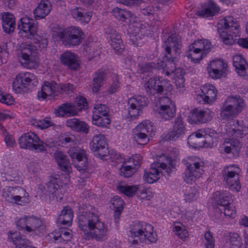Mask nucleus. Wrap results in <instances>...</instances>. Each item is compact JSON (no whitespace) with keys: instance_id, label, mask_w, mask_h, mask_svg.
Masks as SVG:
<instances>
[{"instance_id":"50","label":"nucleus","mask_w":248,"mask_h":248,"mask_svg":"<svg viewBox=\"0 0 248 248\" xmlns=\"http://www.w3.org/2000/svg\"><path fill=\"white\" fill-rule=\"evenodd\" d=\"M14 186H6L2 189V198L9 203L16 204Z\"/></svg>"},{"instance_id":"3","label":"nucleus","mask_w":248,"mask_h":248,"mask_svg":"<svg viewBox=\"0 0 248 248\" xmlns=\"http://www.w3.org/2000/svg\"><path fill=\"white\" fill-rule=\"evenodd\" d=\"M18 28L20 36L31 40L33 43L38 46L40 50L46 48L48 40L37 34L38 26L32 18L27 16L21 18L18 22Z\"/></svg>"},{"instance_id":"37","label":"nucleus","mask_w":248,"mask_h":248,"mask_svg":"<svg viewBox=\"0 0 248 248\" xmlns=\"http://www.w3.org/2000/svg\"><path fill=\"white\" fill-rule=\"evenodd\" d=\"M1 20L3 31L7 34L13 32L16 26V21L14 15L9 13L1 14Z\"/></svg>"},{"instance_id":"14","label":"nucleus","mask_w":248,"mask_h":248,"mask_svg":"<svg viewBox=\"0 0 248 248\" xmlns=\"http://www.w3.org/2000/svg\"><path fill=\"white\" fill-rule=\"evenodd\" d=\"M154 130V127L149 120H145L139 124L133 131V138L140 145H145L149 141V136Z\"/></svg>"},{"instance_id":"39","label":"nucleus","mask_w":248,"mask_h":248,"mask_svg":"<svg viewBox=\"0 0 248 248\" xmlns=\"http://www.w3.org/2000/svg\"><path fill=\"white\" fill-rule=\"evenodd\" d=\"M73 18L83 23H88L91 18L92 14L86 9L81 7H77L71 10Z\"/></svg>"},{"instance_id":"51","label":"nucleus","mask_w":248,"mask_h":248,"mask_svg":"<svg viewBox=\"0 0 248 248\" xmlns=\"http://www.w3.org/2000/svg\"><path fill=\"white\" fill-rule=\"evenodd\" d=\"M230 246L232 248H241L243 243L240 235L235 232H230L228 235Z\"/></svg>"},{"instance_id":"21","label":"nucleus","mask_w":248,"mask_h":248,"mask_svg":"<svg viewBox=\"0 0 248 248\" xmlns=\"http://www.w3.org/2000/svg\"><path fill=\"white\" fill-rule=\"evenodd\" d=\"M228 65L223 61L217 60L212 61L207 69L209 76L213 79L221 78L226 74Z\"/></svg>"},{"instance_id":"16","label":"nucleus","mask_w":248,"mask_h":248,"mask_svg":"<svg viewBox=\"0 0 248 248\" xmlns=\"http://www.w3.org/2000/svg\"><path fill=\"white\" fill-rule=\"evenodd\" d=\"M147 99L143 96H135L129 99L127 118L135 119L142 112V108L147 105Z\"/></svg>"},{"instance_id":"24","label":"nucleus","mask_w":248,"mask_h":248,"mask_svg":"<svg viewBox=\"0 0 248 248\" xmlns=\"http://www.w3.org/2000/svg\"><path fill=\"white\" fill-rule=\"evenodd\" d=\"M186 128L181 116H178L174 120L172 131L164 138L166 140H175L185 134Z\"/></svg>"},{"instance_id":"32","label":"nucleus","mask_w":248,"mask_h":248,"mask_svg":"<svg viewBox=\"0 0 248 248\" xmlns=\"http://www.w3.org/2000/svg\"><path fill=\"white\" fill-rule=\"evenodd\" d=\"M51 4L47 0H42L37 7L33 10L34 18L39 20L45 18L49 13Z\"/></svg>"},{"instance_id":"48","label":"nucleus","mask_w":248,"mask_h":248,"mask_svg":"<svg viewBox=\"0 0 248 248\" xmlns=\"http://www.w3.org/2000/svg\"><path fill=\"white\" fill-rule=\"evenodd\" d=\"M186 55L194 63L199 62L206 55L199 50L195 49V47L191 45H189L188 50L186 51Z\"/></svg>"},{"instance_id":"4","label":"nucleus","mask_w":248,"mask_h":248,"mask_svg":"<svg viewBox=\"0 0 248 248\" xmlns=\"http://www.w3.org/2000/svg\"><path fill=\"white\" fill-rule=\"evenodd\" d=\"M181 46V38L176 34H172L164 41L163 47L167 53L166 59L168 60L167 66L164 70L166 76H171L177 69L173 60L180 53Z\"/></svg>"},{"instance_id":"30","label":"nucleus","mask_w":248,"mask_h":248,"mask_svg":"<svg viewBox=\"0 0 248 248\" xmlns=\"http://www.w3.org/2000/svg\"><path fill=\"white\" fill-rule=\"evenodd\" d=\"M106 33L109 35L110 39V45L116 53H121L124 49L121 36L113 29H108Z\"/></svg>"},{"instance_id":"46","label":"nucleus","mask_w":248,"mask_h":248,"mask_svg":"<svg viewBox=\"0 0 248 248\" xmlns=\"http://www.w3.org/2000/svg\"><path fill=\"white\" fill-rule=\"evenodd\" d=\"M112 14L116 18L125 22L127 19L132 20L134 16V15L131 12L117 7L113 8Z\"/></svg>"},{"instance_id":"26","label":"nucleus","mask_w":248,"mask_h":248,"mask_svg":"<svg viewBox=\"0 0 248 248\" xmlns=\"http://www.w3.org/2000/svg\"><path fill=\"white\" fill-rule=\"evenodd\" d=\"M78 59L77 55L68 50L63 52L60 56L61 63L72 70H77L79 67Z\"/></svg>"},{"instance_id":"41","label":"nucleus","mask_w":248,"mask_h":248,"mask_svg":"<svg viewBox=\"0 0 248 248\" xmlns=\"http://www.w3.org/2000/svg\"><path fill=\"white\" fill-rule=\"evenodd\" d=\"M66 125L76 131L82 132L86 134L89 132L88 125L85 122L81 121L76 118H72L67 120Z\"/></svg>"},{"instance_id":"35","label":"nucleus","mask_w":248,"mask_h":248,"mask_svg":"<svg viewBox=\"0 0 248 248\" xmlns=\"http://www.w3.org/2000/svg\"><path fill=\"white\" fill-rule=\"evenodd\" d=\"M236 72L241 77L248 76V65L241 55H235L232 60Z\"/></svg>"},{"instance_id":"44","label":"nucleus","mask_w":248,"mask_h":248,"mask_svg":"<svg viewBox=\"0 0 248 248\" xmlns=\"http://www.w3.org/2000/svg\"><path fill=\"white\" fill-rule=\"evenodd\" d=\"M224 145V151L226 153H232L234 155H238L240 149V144L238 140L229 139L228 141H225Z\"/></svg>"},{"instance_id":"5","label":"nucleus","mask_w":248,"mask_h":248,"mask_svg":"<svg viewBox=\"0 0 248 248\" xmlns=\"http://www.w3.org/2000/svg\"><path fill=\"white\" fill-rule=\"evenodd\" d=\"M217 30L219 37L226 45L233 44L236 37L239 36V27L236 19L232 16H227L219 20Z\"/></svg>"},{"instance_id":"6","label":"nucleus","mask_w":248,"mask_h":248,"mask_svg":"<svg viewBox=\"0 0 248 248\" xmlns=\"http://www.w3.org/2000/svg\"><path fill=\"white\" fill-rule=\"evenodd\" d=\"M173 169L171 158L163 155L158 162L151 164L148 171H145L144 180L149 184H153L159 179L160 174H163V171L169 174Z\"/></svg>"},{"instance_id":"13","label":"nucleus","mask_w":248,"mask_h":248,"mask_svg":"<svg viewBox=\"0 0 248 248\" xmlns=\"http://www.w3.org/2000/svg\"><path fill=\"white\" fill-rule=\"evenodd\" d=\"M16 227L19 230H24L28 232H35L36 231L43 232L44 226L41 219L35 216H26L19 219L16 222Z\"/></svg>"},{"instance_id":"59","label":"nucleus","mask_w":248,"mask_h":248,"mask_svg":"<svg viewBox=\"0 0 248 248\" xmlns=\"http://www.w3.org/2000/svg\"><path fill=\"white\" fill-rule=\"evenodd\" d=\"M204 245L206 248H214L215 239L210 231H206L204 234Z\"/></svg>"},{"instance_id":"27","label":"nucleus","mask_w":248,"mask_h":248,"mask_svg":"<svg viewBox=\"0 0 248 248\" xmlns=\"http://www.w3.org/2000/svg\"><path fill=\"white\" fill-rule=\"evenodd\" d=\"M8 240L15 246L14 248H36L28 246L29 240L18 232L10 231L8 232Z\"/></svg>"},{"instance_id":"28","label":"nucleus","mask_w":248,"mask_h":248,"mask_svg":"<svg viewBox=\"0 0 248 248\" xmlns=\"http://www.w3.org/2000/svg\"><path fill=\"white\" fill-rule=\"evenodd\" d=\"M202 93L200 96L202 98L204 103L211 104L216 99L217 90L215 87L211 84L204 85L201 86Z\"/></svg>"},{"instance_id":"12","label":"nucleus","mask_w":248,"mask_h":248,"mask_svg":"<svg viewBox=\"0 0 248 248\" xmlns=\"http://www.w3.org/2000/svg\"><path fill=\"white\" fill-rule=\"evenodd\" d=\"M21 57L24 62L21 61L22 65L27 68H35L38 66L37 58V46L31 44H23L20 46Z\"/></svg>"},{"instance_id":"2","label":"nucleus","mask_w":248,"mask_h":248,"mask_svg":"<svg viewBox=\"0 0 248 248\" xmlns=\"http://www.w3.org/2000/svg\"><path fill=\"white\" fill-rule=\"evenodd\" d=\"M128 232L129 236L134 239L131 242L133 245H138L144 241L154 244L158 239L154 227L142 221L136 220L133 222L129 226Z\"/></svg>"},{"instance_id":"25","label":"nucleus","mask_w":248,"mask_h":248,"mask_svg":"<svg viewBox=\"0 0 248 248\" xmlns=\"http://www.w3.org/2000/svg\"><path fill=\"white\" fill-rule=\"evenodd\" d=\"M59 93V87L54 81H45L41 87V90L38 91L37 97L40 100H45L47 97H55Z\"/></svg>"},{"instance_id":"40","label":"nucleus","mask_w":248,"mask_h":248,"mask_svg":"<svg viewBox=\"0 0 248 248\" xmlns=\"http://www.w3.org/2000/svg\"><path fill=\"white\" fill-rule=\"evenodd\" d=\"M73 218V213L72 209L69 207L65 206L57 219V223L58 225L70 226Z\"/></svg>"},{"instance_id":"54","label":"nucleus","mask_w":248,"mask_h":248,"mask_svg":"<svg viewBox=\"0 0 248 248\" xmlns=\"http://www.w3.org/2000/svg\"><path fill=\"white\" fill-rule=\"evenodd\" d=\"M199 196V193L195 187H190L186 190L184 200L187 202H192L196 200Z\"/></svg>"},{"instance_id":"19","label":"nucleus","mask_w":248,"mask_h":248,"mask_svg":"<svg viewBox=\"0 0 248 248\" xmlns=\"http://www.w3.org/2000/svg\"><path fill=\"white\" fill-rule=\"evenodd\" d=\"M188 121L191 124H204L211 121L213 112L210 109L195 108L191 111Z\"/></svg>"},{"instance_id":"52","label":"nucleus","mask_w":248,"mask_h":248,"mask_svg":"<svg viewBox=\"0 0 248 248\" xmlns=\"http://www.w3.org/2000/svg\"><path fill=\"white\" fill-rule=\"evenodd\" d=\"M109 116H92V122L93 124L98 127H107L110 123Z\"/></svg>"},{"instance_id":"8","label":"nucleus","mask_w":248,"mask_h":248,"mask_svg":"<svg viewBox=\"0 0 248 248\" xmlns=\"http://www.w3.org/2000/svg\"><path fill=\"white\" fill-rule=\"evenodd\" d=\"M245 104L239 96L228 97L221 107L220 117L225 120H232L240 113Z\"/></svg>"},{"instance_id":"15","label":"nucleus","mask_w":248,"mask_h":248,"mask_svg":"<svg viewBox=\"0 0 248 248\" xmlns=\"http://www.w3.org/2000/svg\"><path fill=\"white\" fill-rule=\"evenodd\" d=\"M171 87L169 80L159 77L150 78L145 84L146 92L152 95L162 94L164 89L170 90Z\"/></svg>"},{"instance_id":"64","label":"nucleus","mask_w":248,"mask_h":248,"mask_svg":"<svg viewBox=\"0 0 248 248\" xmlns=\"http://www.w3.org/2000/svg\"><path fill=\"white\" fill-rule=\"evenodd\" d=\"M0 102L9 105L13 103L14 98L10 94L3 93L0 97Z\"/></svg>"},{"instance_id":"9","label":"nucleus","mask_w":248,"mask_h":248,"mask_svg":"<svg viewBox=\"0 0 248 248\" xmlns=\"http://www.w3.org/2000/svg\"><path fill=\"white\" fill-rule=\"evenodd\" d=\"M18 144L21 148L39 153L46 151L47 146L35 133L32 132L22 134L18 139Z\"/></svg>"},{"instance_id":"10","label":"nucleus","mask_w":248,"mask_h":248,"mask_svg":"<svg viewBox=\"0 0 248 248\" xmlns=\"http://www.w3.org/2000/svg\"><path fill=\"white\" fill-rule=\"evenodd\" d=\"M55 35L64 45L76 46L81 43L83 32L78 27H71L57 32Z\"/></svg>"},{"instance_id":"47","label":"nucleus","mask_w":248,"mask_h":248,"mask_svg":"<svg viewBox=\"0 0 248 248\" xmlns=\"http://www.w3.org/2000/svg\"><path fill=\"white\" fill-rule=\"evenodd\" d=\"M187 144L190 147L195 149L203 147L202 135L199 132L192 133L187 138Z\"/></svg>"},{"instance_id":"11","label":"nucleus","mask_w":248,"mask_h":248,"mask_svg":"<svg viewBox=\"0 0 248 248\" xmlns=\"http://www.w3.org/2000/svg\"><path fill=\"white\" fill-rule=\"evenodd\" d=\"M240 173V168L234 165L226 166L221 171L223 182L232 190L236 192L239 191L241 188Z\"/></svg>"},{"instance_id":"17","label":"nucleus","mask_w":248,"mask_h":248,"mask_svg":"<svg viewBox=\"0 0 248 248\" xmlns=\"http://www.w3.org/2000/svg\"><path fill=\"white\" fill-rule=\"evenodd\" d=\"M107 140L103 134L94 135L92 141L90 143L91 150L97 156L102 158L108 154L107 147Z\"/></svg>"},{"instance_id":"43","label":"nucleus","mask_w":248,"mask_h":248,"mask_svg":"<svg viewBox=\"0 0 248 248\" xmlns=\"http://www.w3.org/2000/svg\"><path fill=\"white\" fill-rule=\"evenodd\" d=\"M15 199L16 204L24 205L29 202V194L23 188L14 186Z\"/></svg>"},{"instance_id":"42","label":"nucleus","mask_w":248,"mask_h":248,"mask_svg":"<svg viewBox=\"0 0 248 248\" xmlns=\"http://www.w3.org/2000/svg\"><path fill=\"white\" fill-rule=\"evenodd\" d=\"M106 73L103 70L96 72L93 78L92 91L93 93H97L103 86L104 81L106 79Z\"/></svg>"},{"instance_id":"22","label":"nucleus","mask_w":248,"mask_h":248,"mask_svg":"<svg viewBox=\"0 0 248 248\" xmlns=\"http://www.w3.org/2000/svg\"><path fill=\"white\" fill-rule=\"evenodd\" d=\"M161 102H166L169 104L161 105L155 111V115L157 117L162 118L165 120H169L172 118L175 114L174 105L172 103L169 98L163 97Z\"/></svg>"},{"instance_id":"57","label":"nucleus","mask_w":248,"mask_h":248,"mask_svg":"<svg viewBox=\"0 0 248 248\" xmlns=\"http://www.w3.org/2000/svg\"><path fill=\"white\" fill-rule=\"evenodd\" d=\"M111 78L112 83L108 89V93L109 94H113L116 92L120 88L121 85L120 78L117 75L113 74L112 75Z\"/></svg>"},{"instance_id":"61","label":"nucleus","mask_w":248,"mask_h":248,"mask_svg":"<svg viewBox=\"0 0 248 248\" xmlns=\"http://www.w3.org/2000/svg\"><path fill=\"white\" fill-rule=\"evenodd\" d=\"M75 102L76 103L77 108L78 109V112L82 109H86L87 108V103L86 99L84 97H78L76 98Z\"/></svg>"},{"instance_id":"56","label":"nucleus","mask_w":248,"mask_h":248,"mask_svg":"<svg viewBox=\"0 0 248 248\" xmlns=\"http://www.w3.org/2000/svg\"><path fill=\"white\" fill-rule=\"evenodd\" d=\"M119 191L128 197H132L138 190L136 186H120L118 187Z\"/></svg>"},{"instance_id":"53","label":"nucleus","mask_w":248,"mask_h":248,"mask_svg":"<svg viewBox=\"0 0 248 248\" xmlns=\"http://www.w3.org/2000/svg\"><path fill=\"white\" fill-rule=\"evenodd\" d=\"M209 134H206L203 137V146L205 147L212 148L216 146L217 141V133H212Z\"/></svg>"},{"instance_id":"49","label":"nucleus","mask_w":248,"mask_h":248,"mask_svg":"<svg viewBox=\"0 0 248 248\" xmlns=\"http://www.w3.org/2000/svg\"><path fill=\"white\" fill-rule=\"evenodd\" d=\"M190 45L206 55L209 52L211 48L210 42L207 40H197Z\"/></svg>"},{"instance_id":"63","label":"nucleus","mask_w":248,"mask_h":248,"mask_svg":"<svg viewBox=\"0 0 248 248\" xmlns=\"http://www.w3.org/2000/svg\"><path fill=\"white\" fill-rule=\"evenodd\" d=\"M173 231L181 239H184L188 236V232L180 226H175Z\"/></svg>"},{"instance_id":"45","label":"nucleus","mask_w":248,"mask_h":248,"mask_svg":"<svg viewBox=\"0 0 248 248\" xmlns=\"http://www.w3.org/2000/svg\"><path fill=\"white\" fill-rule=\"evenodd\" d=\"M219 11V8L213 0H210L208 7L197 11V15L202 17H208L213 16L216 13H218Z\"/></svg>"},{"instance_id":"31","label":"nucleus","mask_w":248,"mask_h":248,"mask_svg":"<svg viewBox=\"0 0 248 248\" xmlns=\"http://www.w3.org/2000/svg\"><path fill=\"white\" fill-rule=\"evenodd\" d=\"M70 231L62 229L55 231L48 234L52 242L55 243H66L72 238Z\"/></svg>"},{"instance_id":"36","label":"nucleus","mask_w":248,"mask_h":248,"mask_svg":"<svg viewBox=\"0 0 248 248\" xmlns=\"http://www.w3.org/2000/svg\"><path fill=\"white\" fill-rule=\"evenodd\" d=\"M213 201L221 208L231 203L232 201V196L227 191H217L213 193Z\"/></svg>"},{"instance_id":"18","label":"nucleus","mask_w":248,"mask_h":248,"mask_svg":"<svg viewBox=\"0 0 248 248\" xmlns=\"http://www.w3.org/2000/svg\"><path fill=\"white\" fill-rule=\"evenodd\" d=\"M59 181L56 178H51L45 187V194L51 200L59 201L62 199L63 188L59 185Z\"/></svg>"},{"instance_id":"55","label":"nucleus","mask_w":248,"mask_h":248,"mask_svg":"<svg viewBox=\"0 0 248 248\" xmlns=\"http://www.w3.org/2000/svg\"><path fill=\"white\" fill-rule=\"evenodd\" d=\"M108 111L109 109L105 105L97 104L94 107L93 116H109Z\"/></svg>"},{"instance_id":"38","label":"nucleus","mask_w":248,"mask_h":248,"mask_svg":"<svg viewBox=\"0 0 248 248\" xmlns=\"http://www.w3.org/2000/svg\"><path fill=\"white\" fill-rule=\"evenodd\" d=\"M127 162L132 163V164H124L120 169L121 175L125 178L131 177L139 166V160H136L134 158H129Z\"/></svg>"},{"instance_id":"23","label":"nucleus","mask_w":248,"mask_h":248,"mask_svg":"<svg viewBox=\"0 0 248 248\" xmlns=\"http://www.w3.org/2000/svg\"><path fill=\"white\" fill-rule=\"evenodd\" d=\"M37 82V78L33 74L30 72L20 73L13 82V89H20L22 87L31 85L35 86Z\"/></svg>"},{"instance_id":"1","label":"nucleus","mask_w":248,"mask_h":248,"mask_svg":"<svg viewBox=\"0 0 248 248\" xmlns=\"http://www.w3.org/2000/svg\"><path fill=\"white\" fill-rule=\"evenodd\" d=\"M88 208V211L80 213L77 217L78 226L84 233L85 239H105L108 232L107 226L100 221L98 213L94 207L89 205Z\"/></svg>"},{"instance_id":"60","label":"nucleus","mask_w":248,"mask_h":248,"mask_svg":"<svg viewBox=\"0 0 248 248\" xmlns=\"http://www.w3.org/2000/svg\"><path fill=\"white\" fill-rule=\"evenodd\" d=\"M219 209L221 213H222L223 211L224 215L226 217L234 218L236 216V211L234 210V207L232 206H230V203L228 205L224 206Z\"/></svg>"},{"instance_id":"20","label":"nucleus","mask_w":248,"mask_h":248,"mask_svg":"<svg viewBox=\"0 0 248 248\" xmlns=\"http://www.w3.org/2000/svg\"><path fill=\"white\" fill-rule=\"evenodd\" d=\"M68 154L73 161L75 168L79 171H85L87 168V159L83 151L70 148Z\"/></svg>"},{"instance_id":"7","label":"nucleus","mask_w":248,"mask_h":248,"mask_svg":"<svg viewBox=\"0 0 248 248\" xmlns=\"http://www.w3.org/2000/svg\"><path fill=\"white\" fill-rule=\"evenodd\" d=\"M186 167L184 180L187 184H191L201 177L203 173L204 162L196 156H188L182 161Z\"/></svg>"},{"instance_id":"34","label":"nucleus","mask_w":248,"mask_h":248,"mask_svg":"<svg viewBox=\"0 0 248 248\" xmlns=\"http://www.w3.org/2000/svg\"><path fill=\"white\" fill-rule=\"evenodd\" d=\"M55 113L57 116H73L78 114V109L75 105L65 103L60 105L58 109H55Z\"/></svg>"},{"instance_id":"58","label":"nucleus","mask_w":248,"mask_h":248,"mask_svg":"<svg viewBox=\"0 0 248 248\" xmlns=\"http://www.w3.org/2000/svg\"><path fill=\"white\" fill-rule=\"evenodd\" d=\"M33 125L41 129H46L53 124V122L50 121L49 118L46 117L41 120H36Z\"/></svg>"},{"instance_id":"33","label":"nucleus","mask_w":248,"mask_h":248,"mask_svg":"<svg viewBox=\"0 0 248 248\" xmlns=\"http://www.w3.org/2000/svg\"><path fill=\"white\" fill-rule=\"evenodd\" d=\"M54 157L62 171L67 173L71 172V165L65 155L61 151H57L54 154Z\"/></svg>"},{"instance_id":"62","label":"nucleus","mask_w":248,"mask_h":248,"mask_svg":"<svg viewBox=\"0 0 248 248\" xmlns=\"http://www.w3.org/2000/svg\"><path fill=\"white\" fill-rule=\"evenodd\" d=\"M111 202L114 210H123L124 202L121 198L117 196L114 197Z\"/></svg>"},{"instance_id":"29","label":"nucleus","mask_w":248,"mask_h":248,"mask_svg":"<svg viewBox=\"0 0 248 248\" xmlns=\"http://www.w3.org/2000/svg\"><path fill=\"white\" fill-rule=\"evenodd\" d=\"M227 133L230 136L243 138L248 133V126L245 125L243 121L236 120Z\"/></svg>"}]
</instances>
